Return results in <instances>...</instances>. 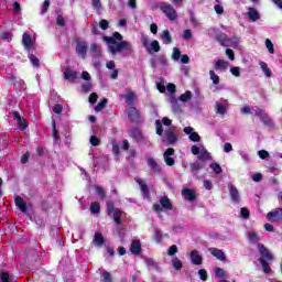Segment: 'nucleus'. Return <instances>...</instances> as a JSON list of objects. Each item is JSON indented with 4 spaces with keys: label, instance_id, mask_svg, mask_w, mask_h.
<instances>
[{
    "label": "nucleus",
    "instance_id": "18",
    "mask_svg": "<svg viewBox=\"0 0 282 282\" xmlns=\"http://www.w3.org/2000/svg\"><path fill=\"white\" fill-rule=\"evenodd\" d=\"M130 137L133 138V140H137V142H144V134L140 129L133 128L130 130Z\"/></svg>",
    "mask_w": 282,
    "mask_h": 282
},
{
    "label": "nucleus",
    "instance_id": "38",
    "mask_svg": "<svg viewBox=\"0 0 282 282\" xmlns=\"http://www.w3.org/2000/svg\"><path fill=\"white\" fill-rule=\"evenodd\" d=\"M106 213H107V215H112L113 213H116V205L113 204V202H111V200L107 202Z\"/></svg>",
    "mask_w": 282,
    "mask_h": 282
},
{
    "label": "nucleus",
    "instance_id": "63",
    "mask_svg": "<svg viewBox=\"0 0 282 282\" xmlns=\"http://www.w3.org/2000/svg\"><path fill=\"white\" fill-rule=\"evenodd\" d=\"M53 112H54V113H57V115L63 113V105L56 104V105L53 107Z\"/></svg>",
    "mask_w": 282,
    "mask_h": 282
},
{
    "label": "nucleus",
    "instance_id": "64",
    "mask_svg": "<svg viewBox=\"0 0 282 282\" xmlns=\"http://www.w3.org/2000/svg\"><path fill=\"white\" fill-rule=\"evenodd\" d=\"M99 28H100L101 30H109V21H107V20H100V22H99Z\"/></svg>",
    "mask_w": 282,
    "mask_h": 282
},
{
    "label": "nucleus",
    "instance_id": "51",
    "mask_svg": "<svg viewBox=\"0 0 282 282\" xmlns=\"http://www.w3.org/2000/svg\"><path fill=\"white\" fill-rule=\"evenodd\" d=\"M249 241H251V243H259V236L257 232H249Z\"/></svg>",
    "mask_w": 282,
    "mask_h": 282
},
{
    "label": "nucleus",
    "instance_id": "19",
    "mask_svg": "<svg viewBox=\"0 0 282 282\" xmlns=\"http://www.w3.org/2000/svg\"><path fill=\"white\" fill-rule=\"evenodd\" d=\"M191 261L194 265H202V261H204V258L199 254V251L193 250L191 251Z\"/></svg>",
    "mask_w": 282,
    "mask_h": 282
},
{
    "label": "nucleus",
    "instance_id": "37",
    "mask_svg": "<svg viewBox=\"0 0 282 282\" xmlns=\"http://www.w3.org/2000/svg\"><path fill=\"white\" fill-rule=\"evenodd\" d=\"M52 138H54V140H61V135L58 134V130L56 129L55 120H53L52 122Z\"/></svg>",
    "mask_w": 282,
    "mask_h": 282
},
{
    "label": "nucleus",
    "instance_id": "23",
    "mask_svg": "<svg viewBox=\"0 0 282 282\" xmlns=\"http://www.w3.org/2000/svg\"><path fill=\"white\" fill-rule=\"evenodd\" d=\"M148 166L153 171V173H160L162 171V167L158 164V161L153 158L148 159Z\"/></svg>",
    "mask_w": 282,
    "mask_h": 282
},
{
    "label": "nucleus",
    "instance_id": "52",
    "mask_svg": "<svg viewBox=\"0 0 282 282\" xmlns=\"http://www.w3.org/2000/svg\"><path fill=\"white\" fill-rule=\"evenodd\" d=\"M90 52H91V54H96V56H99L100 55V48H99L98 44L93 43L90 45Z\"/></svg>",
    "mask_w": 282,
    "mask_h": 282
},
{
    "label": "nucleus",
    "instance_id": "2",
    "mask_svg": "<svg viewBox=\"0 0 282 282\" xmlns=\"http://www.w3.org/2000/svg\"><path fill=\"white\" fill-rule=\"evenodd\" d=\"M141 45H142V47H144V50L148 52V54H153V52L158 53L162 50V47L160 46V42L158 40H153L149 44V37H142Z\"/></svg>",
    "mask_w": 282,
    "mask_h": 282
},
{
    "label": "nucleus",
    "instance_id": "62",
    "mask_svg": "<svg viewBox=\"0 0 282 282\" xmlns=\"http://www.w3.org/2000/svg\"><path fill=\"white\" fill-rule=\"evenodd\" d=\"M158 61H159L160 65H163L164 67H166V65H169V59L164 55L159 56Z\"/></svg>",
    "mask_w": 282,
    "mask_h": 282
},
{
    "label": "nucleus",
    "instance_id": "61",
    "mask_svg": "<svg viewBox=\"0 0 282 282\" xmlns=\"http://www.w3.org/2000/svg\"><path fill=\"white\" fill-rule=\"evenodd\" d=\"M102 281H104V282H112L113 280H112V278H111V273H109L108 271H105V272L102 273Z\"/></svg>",
    "mask_w": 282,
    "mask_h": 282
},
{
    "label": "nucleus",
    "instance_id": "25",
    "mask_svg": "<svg viewBox=\"0 0 282 282\" xmlns=\"http://www.w3.org/2000/svg\"><path fill=\"white\" fill-rule=\"evenodd\" d=\"M161 39L164 45H171V43H173V36H171V32H169V30L162 31Z\"/></svg>",
    "mask_w": 282,
    "mask_h": 282
},
{
    "label": "nucleus",
    "instance_id": "35",
    "mask_svg": "<svg viewBox=\"0 0 282 282\" xmlns=\"http://www.w3.org/2000/svg\"><path fill=\"white\" fill-rule=\"evenodd\" d=\"M107 102H109V99L104 98L99 101V104L95 107V111L98 113L100 111H102V109H105V107H107Z\"/></svg>",
    "mask_w": 282,
    "mask_h": 282
},
{
    "label": "nucleus",
    "instance_id": "55",
    "mask_svg": "<svg viewBox=\"0 0 282 282\" xmlns=\"http://www.w3.org/2000/svg\"><path fill=\"white\" fill-rule=\"evenodd\" d=\"M216 113H220L221 116H224L226 113V106H224L221 104H217L216 105Z\"/></svg>",
    "mask_w": 282,
    "mask_h": 282
},
{
    "label": "nucleus",
    "instance_id": "34",
    "mask_svg": "<svg viewBox=\"0 0 282 282\" xmlns=\"http://www.w3.org/2000/svg\"><path fill=\"white\" fill-rule=\"evenodd\" d=\"M14 276L10 275L8 272H0V282H12Z\"/></svg>",
    "mask_w": 282,
    "mask_h": 282
},
{
    "label": "nucleus",
    "instance_id": "4",
    "mask_svg": "<svg viewBox=\"0 0 282 282\" xmlns=\"http://www.w3.org/2000/svg\"><path fill=\"white\" fill-rule=\"evenodd\" d=\"M128 118L130 122H133L134 124H140L142 122V116L140 115V110L138 108L130 106L128 108Z\"/></svg>",
    "mask_w": 282,
    "mask_h": 282
},
{
    "label": "nucleus",
    "instance_id": "21",
    "mask_svg": "<svg viewBox=\"0 0 282 282\" xmlns=\"http://www.w3.org/2000/svg\"><path fill=\"white\" fill-rule=\"evenodd\" d=\"M160 204L165 210H173V203H171V198H169V196L161 197Z\"/></svg>",
    "mask_w": 282,
    "mask_h": 282
},
{
    "label": "nucleus",
    "instance_id": "46",
    "mask_svg": "<svg viewBox=\"0 0 282 282\" xmlns=\"http://www.w3.org/2000/svg\"><path fill=\"white\" fill-rule=\"evenodd\" d=\"M155 127H156V135H162L164 133V127L162 126V121L156 120Z\"/></svg>",
    "mask_w": 282,
    "mask_h": 282
},
{
    "label": "nucleus",
    "instance_id": "56",
    "mask_svg": "<svg viewBox=\"0 0 282 282\" xmlns=\"http://www.w3.org/2000/svg\"><path fill=\"white\" fill-rule=\"evenodd\" d=\"M267 50L270 54H274V44L269 39L265 40Z\"/></svg>",
    "mask_w": 282,
    "mask_h": 282
},
{
    "label": "nucleus",
    "instance_id": "41",
    "mask_svg": "<svg viewBox=\"0 0 282 282\" xmlns=\"http://www.w3.org/2000/svg\"><path fill=\"white\" fill-rule=\"evenodd\" d=\"M172 265H173V268H175L176 270H180L181 268H183V263H182V260H180V258H177V257H174L173 259H172Z\"/></svg>",
    "mask_w": 282,
    "mask_h": 282
},
{
    "label": "nucleus",
    "instance_id": "42",
    "mask_svg": "<svg viewBox=\"0 0 282 282\" xmlns=\"http://www.w3.org/2000/svg\"><path fill=\"white\" fill-rule=\"evenodd\" d=\"M188 139L191 140V142H202V137L196 131L192 132L188 135Z\"/></svg>",
    "mask_w": 282,
    "mask_h": 282
},
{
    "label": "nucleus",
    "instance_id": "49",
    "mask_svg": "<svg viewBox=\"0 0 282 282\" xmlns=\"http://www.w3.org/2000/svg\"><path fill=\"white\" fill-rule=\"evenodd\" d=\"M209 76L214 85H219V76L215 74V70H209Z\"/></svg>",
    "mask_w": 282,
    "mask_h": 282
},
{
    "label": "nucleus",
    "instance_id": "54",
    "mask_svg": "<svg viewBox=\"0 0 282 282\" xmlns=\"http://www.w3.org/2000/svg\"><path fill=\"white\" fill-rule=\"evenodd\" d=\"M169 257H175L177 254V245H172L167 250Z\"/></svg>",
    "mask_w": 282,
    "mask_h": 282
},
{
    "label": "nucleus",
    "instance_id": "28",
    "mask_svg": "<svg viewBox=\"0 0 282 282\" xmlns=\"http://www.w3.org/2000/svg\"><path fill=\"white\" fill-rule=\"evenodd\" d=\"M198 160L200 162H208L209 160H213V156H210V152L208 150L204 149L198 154Z\"/></svg>",
    "mask_w": 282,
    "mask_h": 282
},
{
    "label": "nucleus",
    "instance_id": "59",
    "mask_svg": "<svg viewBox=\"0 0 282 282\" xmlns=\"http://www.w3.org/2000/svg\"><path fill=\"white\" fill-rule=\"evenodd\" d=\"M166 89L169 94H175L177 91V86H175L173 83H170L167 84Z\"/></svg>",
    "mask_w": 282,
    "mask_h": 282
},
{
    "label": "nucleus",
    "instance_id": "14",
    "mask_svg": "<svg viewBox=\"0 0 282 282\" xmlns=\"http://www.w3.org/2000/svg\"><path fill=\"white\" fill-rule=\"evenodd\" d=\"M64 78H65V80H70L72 83H74V80H76V78H78V72L72 70V68L69 66H67L64 72Z\"/></svg>",
    "mask_w": 282,
    "mask_h": 282
},
{
    "label": "nucleus",
    "instance_id": "32",
    "mask_svg": "<svg viewBox=\"0 0 282 282\" xmlns=\"http://www.w3.org/2000/svg\"><path fill=\"white\" fill-rule=\"evenodd\" d=\"M261 265H262V270L265 274H270V272H272V269L270 268V263H268L267 259L260 258L259 259Z\"/></svg>",
    "mask_w": 282,
    "mask_h": 282
},
{
    "label": "nucleus",
    "instance_id": "1",
    "mask_svg": "<svg viewBox=\"0 0 282 282\" xmlns=\"http://www.w3.org/2000/svg\"><path fill=\"white\" fill-rule=\"evenodd\" d=\"M158 8L170 21H175L177 19V11H175V8L167 2H158Z\"/></svg>",
    "mask_w": 282,
    "mask_h": 282
},
{
    "label": "nucleus",
    "instance_id": "11",
    "mask_svg": "<svg viewBox=\"0 0 282 282\" xmlns=\"http://www.w3.org/2000/svg\"><path fill=\"white\" fill-rule=\"evenodd\" d=\"M208 252H210L213 257L218 259V261H226V253H224V250L212 247L208 249Z\"/></svg>",
    "mask_w": 282,
    "mask_h": 282
},
{
    "label": "nucleus",
    "instance_id": "53",
    "mask_svg": "<svg viewBox=\"0 0 282 282\" xmlns=\"http://www.w3.org/2000/svg\"><path fill=\"white\" fill-rule=\"evenodd\" d=\"M12 33L11 32H2L1 33V39L2 41H7L8 43H10V41H12Z\"/></svg>",
    "mask_w": 282,
    "mask_h": 282
},
{
    "label": "nucleus",
    "instance_id": "44",
    "mask_svg": "<svg viewBox=\"0 0 282 282\" xmlns=\"http://www.w3.org/2000/svg\"><path fill=\"white\" fill-rule=\"evenodd\" d=\"M30 62L33 65V67H41V61L39 59V57H36V55L31 54Z\"/></svg>",
    "mask_w": 282,
    "mask_h": 282
},
{
    "label": "nucleus",
    "instance_id": "6",
    "mask_svg": "<svg viewBox=\"0 0 282 282\" xmlns=\"http://www.w3.org/2000/svg\"><path fill=\"white\" fill-rule=\"evenodd\" d=\"M267 219L273 223H282V208H275L267 214Z\"/></svg>",
    "mask_w": 282,
    "mask_h": 282
},
{
    "label": "nucleus",
    "instance_id": "3",
    "mask_svg": "<svg viewBox=\"0 0 282 282\" xmlns=\"http://www.w3.org/2000/svg\"><path fill=\"white\" fill-rule=\"evenodd\" d=\"M108 50L112 54H118V53L122 52L123 50H126L127 52H131V50H133V47L131 46V44L129 42L121 41V42H117L116 44L109 45Z\"/></svg>",
    "mask_w": 282,
    "mask_h": 282
},
{
    "label": "nucleus",
    "instance_id": "16",
    "mask_svg": "<svg viewBox=\"0 0 282 282\" xmlns=\"http://www.w3.org/2000/svg\"><path fill=\"white\" fill-rule=\"evenodd\" d=\"M247 17H248L249 21H253V22H257L261 19V14L254 8H248Z\"/></svg>",
    "mask_w": 282,
    "mask_h": 282
},
{
    "label": "nucleus",
    "instance_id": "33",
    "mask_svg": "<svg viewBox=\"0 0 282 282\" xmlns=\"http://www.w3.org/2000/svg\"><path fill=\"white\" fill-rule=\"evenodd\" d=\"M135 100V93L133 91H128V94L126 95V102L129 107L133 106V101Z\"/></svg>",
    "mask_w": 282,
    "mask_h": 282
},
{
    "label": "nucleus",
    "instance_id": "5",
    "mask_svg": "<svg viewBox=\"0 0 282 282\" xmlns=\"http://www.w3.org/2000/svg\"><path fill=\"white\" fill-rule=\"evenodd\" d=\"M89 48L87 41H77L75 52L79 58H87V50Z\"/></svg>",
    "mask_w": 282,
    "mask_h": 282
},
{
    "label": "nucleus",
    "instance_id": "45",
    "mask_svg": "<svg viewBox=\"0 0 282 282\" xmlns=\"http://www.w3.org/2000/svg\"><path fill=\"white\" fill-rule=\"evenodd\" d=\"M163 235H162V231L160 230H154V235H153V239L154 241H156V243H162V239H163Z\"/></svg>",
    "mask_w": 282,
    "mask_h": 282
},
{
    "label": "nucleus",
    "instance_id": "47",
    "mask_svg": "<svg viewBox=\"0 0 282 282\" xmlns=\"http://www.w3.org/2000/svg\"><path fill=\"white\" fill-rule=\"evenodd\" d=\"M198 276L200 281H208V271L206 269L198 270Z\"/></svg>",
    "mask_w": 282,
    "mask_h": 282
},
{
    "label": "nucleus",
    "instance_id": "30",
    "mask_svg": "<svg viewBox=\"0 0 282 282\" xmlns=\"http://www.w3.org/2000/svg\"><path fill=\"white\" fill-rule=\"evenodd\" d=\"M215 69H221V72H226L228 69V62L224 61V59H218L215 63Z\"/></svg>",
    "mask_w": 282,
    "mask_h": 282
},
{
    "label": "nucleus",
    "instance_id": "20",
    "mask_svg": "<svg viewBox=\"0 0 282 282\" xmlns=\"http://www.w3.org/2000/svg\"><path fill=\"white\" fill-rule=\"evenodd\" d=\"M130 252L132 254H140V252H142V243H140V240H132Z\"/></svg>",
    "mask_w": 282,
    "mask_h": 282
},
{
    "label": "nucleus",
    "instance_id": "12",
    "mask_svg": "<svg viewBox=\"0 0 282 282\" xmlns=\"http://www.w3.org/2000/svg\"><path fill=\"white\" fill-rule=\"evenodd\" d=\"M182 195L187 199V202H197V194L191 188H183Z\"/></svg>",
    "mask_w": 282,
    "mask_h": 282
},
{
    "label": "nucleus",
    "instance_id": "17",
    "mask_svg": "<svg viewBox=\"0 0 282 282\" xmlns=\"http://www.w3.org/2000/svg\"><path fill=\"white\" fill-rule=\"evenodd\" d=\"M215 40L223 46L226 47V43H230V37L224 32L216 33Z\"/></svg>",
    "mask_w": 282,
    "mask_h": 282
},
{
    "label": "nucleus",
    "instance_id": "29",
    "mask_svg": "<svg viewBox=\"0 0 282 282\" xmlns=\"http://www.w3.org/2000/svg\"><path fill=\"white\" fill-rule=\"evenodd\" d=\"M113 221L117 224V226H120L122 224V210L120 208H116L112 213Z\"/></svg>",
    "mask_w": 282,
    "mask_h": 282
},
{
    "label": "nucleus",
    "instance_id": "40",
    "mask_svg": "<svg viewBox=\"0 0 282 282\" xmlns=\"http://www.w3.org/2000/svg\"><path fill=\"white\" fill-rule=\"evenodd\" d=\"M18 127L20 131H25L28 129V120L22 117L20 120H18Z\"/></svg>",
    "mask_w": 282,
    "mask_h": 282
},
{
    "label": "nucleus",
    "instance_id": "50",
    "mask_svg": "<svg viewBox=\"0 0 282 282\" xmlns=\"http://www.w3.org/2000/svg\"><path fill=\"white\" fill-rule=\"evenodd\" d=\"M181 56H182V52L180 51V48L174 47L173 48V54H172L173 61H180Z\"/></svg>",
    "mask_w": 282,
    "mask_h": 282
},
{
    "label": "nucleus",
    "instance_id": "22",
    "mask_svg": "<svg viewBox=\"0 0 282 282\" xmlns=\"http://www.w3.org/2000/svg\"><path fill=\"white\" fill-rule=\"evenodd\" d=\"M134 181L137 182V184H139L141 193H143V196L149 197V185H147V183H144V181L140 177L134 178Z\"/></svg>",
    "mask_w": 282,
    "mask_h": 282
},
{
    "label": "nucleus",
    "instance_id": "10",
    "mask_svg": "<svg viewBox=\"0 0 282 282\" xmlns=\"http://www.w3.org/2000/svg\"><path fill=\"white\" fill-rule=\"evenodd\" d=\"M14 202H15L17 208H19L21 213H24V215L30 216V214L28 213V203L23 200V197L15 196Z\"/></svg>",
    "mask_w": 282,
    "mask_h": 282
},
{
    "label": "nucleus",
    "instance_id": "39",
    "mask_svg": "<svg viewBox=\"0 0 282 282\" xmlns=\"http://www.w3.org/2000/svg\"><path fill=\"white\" fill-rule=\"evenodd\" d=\"M90 212L93 213V215H98V213H100V203L98 202L91 203Z\"/></svg>",
    "mask_w": 282,
    "mask_h": 282
},
{
    "label": "nucleus",
    "instance_id": "57",
    "mask_svg": "<svg viewBox=\"0 0 282 282\" xmlns=\"http://www.w3.org/2000/svg\"><path fill=\"white\" fill-rule=\"evenodd\" d=\"M183 39L185 41H191V39H193V32L189 30V29H186L184 32H183Z\"/></svg>",
    "mask_w": 282,
    "mask_h": 282
},
{
    "label": "nucleus",
    "instance_id": "15",
    "mask_svg": "<svg viewBox=\"0 0 282 282\" xmlns=\"http://www.w3.org/2000/svg\"><path fill=\"white\" fill-rule=\"evenodd\" d=\"M228 188L231 202H234L235 204H239V191H237V187L232 185V183H229Z\"/></svg>",
    "mask_w": 282,
    "mask_h": 282
},
{
    "label": "nucleus",
    "instance_id": "13",
    "mask_svg": "<svg viewBox=\"0 0 282 282\" xmlns=\"http://www.w3.org/2000/svg\"><path fill=\"white\" fill-rule=\"evenodd\" d=\"M104 41H106V43H108L109 45H116L118 41L122 42V34H120V32H115L112 34V37L104 36Z\"/></svg>",
    "mask_w": 282,
    "mask_h": 282
},
{
    "label": "nucleus",
    "instance_id": "24",
    "mask_svg": "<svg viewBox=\"0 0 282 282\" xmlns=\"http://www.w3.org/2000/svg\"><path fill=\"white\" fill-rule=\"evenodd\" d=\"M22 43L25 50H32V47H34V44L32 43V36H30L28 33H23Z\"/></svg>",
    "mask_w": 282,
    "mask_h": 282
},
{
    "label": "nucleus",
    "instance_id": "27",
    "mask_svg": "<svg viewBox=\"0 0 282 282\" xmlns=\"http://www.w3.org/2000/svg\"><path fill=\"white\" fill-rule=\"evenodd\" d=\"M214 274L217 279H228V271L217 267L214 269Z\"/></svg>",
    "mask_w": 282,
    "mask_h": 282
},
{
    "label": "nucleus",
    "instance_id": "60",
    "mask_svg": "<svg viewBox=\"0 0 282 282\" xmlns=\"http://www.w3.org/2000/svg\"><path fill=\"white\" fill-rule=\"evenodd\" d=\"M189 166L192 171H202V169L204 167L199 162L191 163Z\"/></svg>",
    "mask_w": 282,
    "mask_h": 282
},
{
    "label": "nucleus",
    "instance_id": "43",
    "mask_svg": "<svg viewBox=\"0 0 282 282\" xmlns=\"http://www.w3.org/2000/svg\"><path fill=\"white\" fill-rule=\"evenodd\" d=\"M209 167L212 169V171H214V173H216V175L221 174V165H219V163H210Z\"/></svg>",
    "mask_w": 282,
    "mask_h": 282
},
{
    "label": "nucleus",
    "instance_id": "8",
    "mask_svg": "<svg viewBox=\"0 0 282 282\" xmlns=\"http://www.w3.org/2000/svg\"><path fill=\"white\" fill-rule=\"evenodd\" d=\"M163 142L169 147L177 144V134L173 130H166L163 134Z\"/></svg>",
    "mask_w": 282,
    "mask_h": 282
},
{
    "label": "nucleus",
    "instance_id": "9",
    "mask_svg": "<svg viewBox=\"0 0 282 282\" xmlns=\"http://www.w3.org/2000/svg\"><path fill=\"white\" fill-rule=\"evenodd\" d=\"M171 155H175V149L169 148L163 153L164 162L167 166H174L175 165V159Z\"/></svg>",
    "mask_w": 282,
    "mask_h": 282
},
{
    "label": "nucleus",
    "instance_id": "26",
    "mask_svg": "<svg viewBox=\"0 0 282 282\" xmlns=\"http://www.w3.org/2000/svg\"><path fill=\"white\" fill-rule=\"evenodd\" d=\"M93 243H95V246L101 247L105 246V237L102 236L101 232H96L93 239Z\"/></svg>",
    "mask_w": 282,
    "mask_h": 282
},
{
    "label": "nucleus",
    "instance_id": "36",
    "mask_svg": "<svg viewBox=\"0 0 282 282\" xmlns=\"http://www.w3.org/2000/svg\"><path fill=\"white\" fill-rule=\"evenodd\" d=\"M191 98H193V93H191V90H187L178 97V100H181V102H188Z\"/></svg>",
    "mask_w": 282,
    "mask_h": 282
},
{
    "label": "nucleus",
    "instance_id": "48",
    "mask_svg": "<svg viewBox=\"0 0 282 282\" xmlns=\"http://www.w3.org/2000/svg\"><path fill=\"white\" fill-rule=\"evenodd\" d=\"M240 217L242 219H250V210L248 208H246V207H242L240 209Z\"/></svg>",
    "mask_w": 282,
    "mask_h": 282
},
{
    "label": "nucleus",
    "instance_id": "58",
    "mask_svg": "<svg viewBox=\"0 0 282 282\" xmlns=\"http://www.w3.org/2000/svg\"><path fill=\"white\" fill-rule=\"evenodd\" d=\"M90 144L93 147H100V139L96 135L90 137Z\"/></svg>",
    "mask_w": 282,
    "mask_h": 282
},
{
    "label": "nucleus",
    "instance_id": "31",
    "mask_svg": "<svg viewBox=\"0 0 282 282\" xmlns=\"http://www.w3.org/2000/svg\"><path fill=\"white\" fill-rule=\"evenodd\" d=\"M259 65L262 72L264 73V75L267 76V78H270L272 76V70L270 69V67H268V63L261 61L259 62Z\"/></svg>",
    "mask_w": 282,
    "mask_h": 282
},
{
    "label": "nucleus",
    "instance_id": "7",
    "mask_svg": "<svg viewBox=\"0 0 282 282\" xmlns=\"http://www.w3.org/2000/svg\"><path fill=\"white\" fill-rule=\"evenodd\" d=\"M257 247L259 253L261 254V259H267V261H274V256L270 252V249L265 245L258 243Z\"/></svg>",
    "mask_w": 282,
    "mask_h": 282
}]
</instances>
